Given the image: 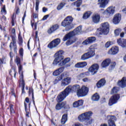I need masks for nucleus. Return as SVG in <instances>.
<instances>
[{
  "instance_id": "obj_37",
  "label": "nucleus",
  "mask_w": 126,
  "mask_h": 126,
  "mask_svg": "<svg viewBox=\"0 0 126 126\" xmlns=\"http://www.w3.org/2000/svg\"><path fill=\"white\" fill-rule=\"evenodd\" d=\"M90 58L87 53L84 54L83 55H82L81 57V59L82 60V61H86V60H88Z\"/></svg>"
},
{
  "instance_id": "obj_59",
  "label": "nucleus",
  "mask_w": 126,
  "mask_h": 126,
  "mask_svg": "<svg viewBox=\"0 0 126 126\" xmlns=\"http://www.w3.org/2000/svg\"><path fill=\"white\" fill-rule=\"evenodd\" d=\"M82 80L84 82H88V81H89V79H88V78H85L83 79Z\"/></svg>"
},
{
  "instance_id": "obj_18",
  "label": "nucleus",
  "mask_w": 126,
  "mask_h": 126,
  "mask_svg": "<svg viewBox=\"0 0 126 126\" xmlns=\"http://www.w3.org/2000/svg\"><path fill=\"white\" fill-rule=\"evenodd\" d=\"M118 84L120 87L125 88L126 87V77H123L121 81H118Z\"/></svg>"
},
{
  "instance_id": "obj_62",
  "label": "nucleus",
  "mask_w": 126,
  "mask_h": 126,
  "mask_svg": "<svg viewBox=\"0 0 126 126\" xmlns=\"http://www.w3.org/2000/svg\"><path fill=\"white\" fill-rule=\"evenodd\" d=\"M32 16H33V18H37V17H38V15L37 14L33 13L32 14Z\"/></svg>"
},
{
  "instance_id": "obj_27",
  "label": "nucleus",
  "mask_w": 126,
  "mask_h": 126,
  "mask_svg": "<svg viewBox=\"0 0 126 126\" xmlns=\"http://www.w3.org/2000/svg\"><path fill=\"white\" fill-rule=\"evenodd\" d=\"M57 29H59V25H53L51 28H50L47 31V33H48V34H52V33H53V32H55V31H56V30H57Z\"/></svg>"
},
{
  "instance_id": "obj_64",
  "label": "nucleus",
  "mask_w": 126,
  "mask_h": 126,
  "mask_svg": "<svg viewBox=\"0 0 126 126\" xmlns=\"http://www.w3.org/2000/svg\"><path fill=\"white\" fill-rule=\"evenodd\" d=\"M39 2L40 1H39V0H35V5L39 6Z\"/></svg>"
},
{
  "instance_id": "obj_2",
  "label": "nucleus",
  "mask_w": 126,
  "mask_h": 126,
  "mask_svg": "<svg viewBox=\"0 0 126 126\" xmlns=\"http://www.w3.org/2000/svg\"><path fill=\"white\" fill-rule=\"evenodd\" d=\"M92 116V112L88 111L80 115L78 117V120L81 123L85 122L87 125H91V123L93 122V119L91 118Z\"/></svg>"
},
{
  "instance_id": "obj_21",
  "label": "nucleus",
  "mask_w": 126,
  "mask_h": 126,
  "mask_svg": "<svg viewBox=\"0 0 126 126\" xmlns=\"http://www.w3.org/2000/svg\"><path fill=\"white\" fill-rule=\"evenodd\" d=\"M111 63V59H107L104 60L101 63V66L103 68L108 67L109 65Z\"/></svg>"
},
{
  "instance_id": "obj_53",
  "label": "nucleus",
  "mask_w": 126,
  "mask_h": 126,
  "mask_svg": "<svg viewBox=\"0 0 126 126\" xmlns=\"http://www.w3.org/2000/svg\"><path fill=\"white\" fill-rule=\"evenodd\" d=\"M111 46V42L108 41L106 43L105 45V48H109Z\"/></svg>"
},
{
  "instance_id": "obj_25",
  "label": "nucleus",
  "mask_w": 126,
  "mask_h": 126,
  "mask_svg": "<svg viewBox=\"0 0 126 126\" xmlns=\"http://www.w3.org/2000/svg\"><path fill=\"white\" fill-rule=\"evenodd\" d=\"M82 26H80L74 30L73 31H72V32L74 33V36H75V35H79V34H81V32H82Z\"/></svg>"
},
{
  "instance_id": "obj_33",
  "label": "nucleus",
  "mask_w": 126,
  "mask_h": 126,
  "mask_svg": "<svg viewBox=\"0 0 126 126\" xmlns=\"http://www.w3.org/2000/svg\"><path fill=\"white\" fill-rule=\"evenodd\" d=\"M91 14H92V12L91 11L86 12L83 14V19H87V18H89Z\"/></svg>"
},
{
  "instance_id": "obj_20",
  "label": "nucleus",
  "mask_w": 126,
  "mask_h": 126,
  "mask_svg": "<svg viewBox=\"0 0 126 126\" xmlns=\"http://www.w3.org/2000/svg\"><path fill=\"white\" fill-rule=\"evenodd\" d=\"M20 81L22 85V94L23 93H25L24 91V88L25 87V83L24 82V80H23V73L21 72V75L20 76Z\"/></svg>"
},
{
  "instance_id": "obj_32",
  "label": "nucleus",
  "mask_w": 126,
  "mask_h": 126,
  "mask_svg": "<svg viewBox=\"0 0 126 126\" xmlns=\"http://www.w3.org/2000/svg\"><path fill=\"white\" fill-rule=\"evenodd\" d=\"M89 74H90L89 72L87 71V72H85L84 73H82L80 74L79 75H78L77 77L78 79L80 80V79H81V78H83V77H85V76H88L89 75Z\"/></svg>"
},
{
  "instance_id": "obj_35",
  "label": "nucleus",
  "mask_w": 126,
  "mask_h": 126,
  "mask_svg": "<svg viewBox=\"0 0 126 126\" xmlns=\"http://www.w3.org/2000/svg\"><path fill=\"white\" fill-rule=\"evenodd\" d=\"M66 121H67V114H64L62 116L61 123L62 125H64L66 123Z\"/></svg>"
},
{
  "instance_id": "obj_11",
  "label": "nucleus",
  "mask_w": 126,
  "mask_h": 126,
  "mask_svg": "<svg viewBox=\"0 0 126 126\" xmlns=\"http://www.w3.org/2000/svg\"><path fill=\"white\" fill-rule=\"evenodd\" d=\"M119 99H120V95L118 94H114L109 100V106H112V105H114V104H116V103L118 102V100H119Z\"/></svg>"
},
{
  "instance_id": "obj_39",
  "label": "nucleus",
  "mask_w": 126,
  "mask_h": 126,
  "mask_svg": "<svg viewBox=\"0 0 126 126\" xmlns=\"http://www.w3.org/2000/svg\"><path fill=\"white\" fill-rule=\"evenodd\" d=\"M33 89L31 88L29 89V95H30L31 94H32V101L33 102V104H35V101H34V93L33 92Z\"/></svg>"
},
{
  "instance_id": "obj_41",
  "label": "nucleus",
  "mask_w": 126,
  "mask_h": 126,
  "mask_svg": "<svg viewBox=\"0 0 126 126\" xmlns=\"http://www.w3.org/2000/svg\"><path fill=\"white\" fill-rule=\"evenodd\" d=\"M115 66H116V62H112L109 67V70H113L115 68Z\"/></svg>"
},
{
  "instance_id": "obj_38",
  "label": "nucleus",
  "mask_w": 126,
  "mask_h": 126,
  "mask_svg": "<svg viewBox=\"0 0 126 126\" xmlns=\"http://www.w3.org/2000/svg\"><path fill=\"white\" fill-rule=\"evenodd\" d=\"M82 3V0H78L72 4V5H76L77 7H79Z\"/></svg>"
},
{
  "instance_id": "obj_13",
  "label": "nucleus",
  "mask_w": 126,
  "mask_h": 126,
  "mask_svg": "<svg viewBox=\"0 0 126 126\" xmlns=\"http://www.w3.org/2000/svg\"><path fill=\"white\" fill-rule=\"evenodd\" d=\"M95 40L96 37L94 36L90 37L82 42V45H89L90 44H92V43H93V42H94Z\"/></svg>"
},
{
  "instance_id": "obj_40",
  "label": "nucleus",
  "mask_w": 126,
  "mask_h": 126,
  "mask_svg": "<svg viewBox=\"0 0 126 126\" xmlns=\"http://www.w3.org/2000/svg\"><path fill=\"white\" fill-rule=\"evenodd\" d=\"M119 89L118 87H114L111 91V94H115L116 93H118V92L119 91Z\"/></svg>"
},
{
  "instance_id": "obj_24",
  "label": "nucleus",
  "mask_w": 126,
  "mask_h": 126,
  "mask_svg": "<svg viewBox=\"0 0 126 126\" xmlns=\"http://www.w3.org/2000/svg\"><path fill=\"white\" fill-rule=\"evenodd\" d=\"M86 65H87V62H79L75 65V67H77V68H83V67H85Z\"/></svg>"
},
{
  "instance_id": "obj_45",
  "label": "nucleus",
  "mask_w": 126,
  "mask_h": 126,
  "mask_svg": "<svg viewBox=\"0 0 126 126\" xmlns=\"http://www.w3.org/2000/svg\"><path fill=\"white\" fill-rule=\"evenodd\" d=\"M63 6H64V3H61L57 7V9L58 10H61V9H62V8H63Z\"/></svg>"
},
{
  "instance_id": "obj_47",
  "label": "nucleus",
  "mask_w": 126,
  "mask_h": 126,
  "mask_svg": "<svg viewBox=\"0 0 126 126\" xmlns=\"http://www.w3.org/2000/svg\"><path fill=\"white\" fill-rule=\"evenodd\" d=\"M1 12L2 13H4V14H6V10H5V6L4 5L1 9Z\"/></svg>"
},
{
  "instance_id": "obj_36",
  "label": "nucleus",
  "mask_w": 126,
  "mask_h": 126,
  "mask_svg": "<svg viewBox=\"0 0 126 126\" xmlns=\"http://www.w3.org/2000/svg\"><path fill=\"white\" fill-rule=\"evenodd\" d=\"M100 98V96L97 93L94 94L92 97V99L93 101H98Z\"/></svg>"
},
{
  "instance_id": "obj_29",
  "label": "nucleus",
  "mask_w": 126,
  "mask_h": 126,
  "mask_svg": "<svg viewBox=\"0 0 126 126\" xmlns=\"http://www.w3.org/2000/svg\"><path fill=\"white\" fill-rule=\"evenodd\" d=\"M105 84L106 80H105V79H102L97 82V83L96 84V86L97 88H101V87L104 86Z\"/></svg>"
},
{
  "instance_id": "obj_8",
  "label": "nucleus",
  "mask_w": 126,
  "mask_h": 126,
  "mask_svg": "<svg viewBox=\"0 0 126 126\" xmlns=\"http://www.w3.org/2000/svg\"><path fill=\"white\" fill-rule=\"evenodd\" d=\"M61 43V39L60 38H56L51 41L48 45L49 49H53L54 48H56Z\"/></svg>"
},
{
  "instance_id": "obj_5",
  "label": "nucleus",
  "mask_w": 126,
  "mask_h": 126,
  "mask_svg": "<svg viewBox=\"0 0 126 126\" xmlns=\"http://www.w3.org/2000/svg\"><path fill=\"white\" fill-rule=\"evenodd\" d=\"M63 51L62 50H60L55 53L54 55L55 59L54 60L53 64H58V63H61L63 62Z\"/></svg>"
},
{
  "instance_id": "obj_49",
  "label": "nucleus",
  "mask_w": 126,
  "mask_h": 126,
  "mask_svg": "<svg viewBox=\"0 0 126 126\" xmlns=\"http://www.w3.org/2000/svg\"><path fill=\"white\" fill-rule=\"evenodd\" d=\"M23 43V39H22V37L21 36H19V45H22Z\"/></svg>"
},
{
  "instance_id": "obj_19",
  "label": "nucleus",
  "mask_w": 126,
  "mask_h": 126,
  "mask_svg": "<svg viewBox=\"0 0 126 126\" xmlns=\"http://www.w3.org/2000/svg\"><path fill=\"white\" fill-rule=\"evenodd\" d=\"M117 43L122 48H126V40L122 38L117 39Z\"/></svg>"
},
{
  "instance_id": "obj_28",
  "label": "nucleus",
  "mask_w": 126,
  "mask_h": 126,
  "mask_svg": "<svg viewBox=\"0 0 126 126\" xmlns=\"http://www.w3.org/2000/svg\"><path fill=\"white\" fill-rule=\"evenodd\" d=\"M83 105V100H79L77 101H75L73 103V106L74 108H78V107H80V106H82Z\"/></svg>"
},
{
  "instance_id": "obj_17",
  "label": "nucleus",
  "mask_w": 126,
  "mask_h": 126,
  "mask_svg": "<svg viewBox=\"0 0 126 126\" xmlns=\"http://www.w3.org/2000/svg\"><path fill=\"white\" fill-rule=\"evenodd\" d=\"M117 120L115 116H110V119L108 120V125L109 126H116L115 124V121Z\"/></svg>"
},
{
  "instance_id": "obj_23",
  "label": "nucleus",
  "mask_w": 126,
  "mask_h": 126,
  "mask_svg": "<svg viewBox=\"0 0 126 126\" xmlns=\"http://www.w3.org/2000/svg\"><path fill=\"white\" fill-rule=\"evenodd\" d=\"M98 1L100 4L99 7L101 8H105L106 5L109 2V0H98Z\"/></svg>"
},
{
  "instance_id": "obj_16",
  "label": "nucleus",
  "mask_w": 126,
  "mask_h": 126,
  "mask_svg": "<svg viewBox=\"0 0 126 126\" xmlns=\"http://www.w3.org/2000/svg\"><path fill=\"white\" fill-rule=\"evenodd\" d=\"M118 53H119V47L118 46L112 47L108 51L109 55H117Z\"/></svg>"
},
{
  "instance_id": "obj_30",
  "label": "nucleus",
  "mask_w": 126,
  "mask_h": 126,
  "mask_svg": "<svg viewBox=\"0 0 126 126\" xmlns=\"http://www.w3.org/2000/svg\"><path fill=\"white\" fill-rule=\"evenodd\" d=\"M92 20L94 23H98L100 21V15L95 14L92 16Z\"/></svg>"
},
{
  "instance_id": "obj_10",
  "label": "nucleus",
  "mask_w": 126,
  "mask_h": 126,
  "mask_svg": "<svg viewBox=\"0 0 126 126\" xmlns=\"http://www.w3.org/2000/svg\"><path fill=\"white\" fill-rule=\"evenodd\" d=\"M98 69H99V65L95 63L93 64L89 68V71L91 73L92 75H94V74H96V73L98 72Z\"/></svg>"
},
{
  "instance_id": "obj_46",
  "label": "nucleus",
  "mask_w": 126,
  "mask_h": 126,
  "mask_svg": "<svg viewBox=\"0 0 126 126\" xmlns=\"http://www.w3.org/2000/svg\"><path fill=\"white\" fill-rule=\"evenodd\" d=\"M15 62L17 65H19V64H20V58H19V57H18V56H16Z\"/></svg>"
},
{
  "instance_id": "obj_12",
  "label": "nucleus",
  "mask_w": 126,
  "mask_h": 126,
  "mask_svg": "<svg viewBox=\"0 0 126 126\" xmlns=\"http://www.w3.org/2000/svg\"><path fill=\"white\" fill-rule=\"evenodd\" d=\"M115 13V7L111 6L108 7L105 11L103 12V14H106L109 16L113 15Z\"/></svg>"
},
{
  "instance_id": "obj_51",
  "label": "nucleus",
  "mask_w": 126,
  "mask_h": 126,
  "mask_svg": "<svg viewBox=\"0 0 126 126\" xmlns=\"http://www.w3.org/2000/svg\"><path fill=\"white\" fill-rule=\"evenodd\" d=\"M18 68H19V73H21V70L22 69V65L21 64L18 65Z\"/></svg>"
},
{
  "instance_id": "obj_14",
  "label": "nucleus",
  "mask_w": 126,
  "mask_h": 126,
  "mask_svg": "<svg viewBox=\"0 0 126 126\" xmlns=\"http://www.w3.org/2000/svg\"><path fill=\"white\" fill-rule=\"evenodd\" d=\"M71 82V78L66 77L62 80L61 82V86H67Z\"/></svg>"
},
{
  "instance_id": "obj_26",
  "label": "nucleus",
  "mask_w": 126,
  "mask_h": 126,
  "mask_svg": "<svg viewBox=\"0 0 126 126\" xmlns=\"http://www.w3.org/2000/svg\"><path fill=\"white\" fill-rule=\"evenodd\" d=\"M89 49L90 50L87 52V53L89 56V57H90V59H91V58H93V57L95 56V50L93 49V46H91Z\"/></svg>"
},
{
  "instance_id": "obj_42",
  "label": "nucleus",
  "mask_w": 126,
  "mask_h": 126,
  "mask_svg": "<svg viewBox=\"0 0 126 126\" xmlns=\"http://www.w3.org/2000/svg\"><path fill=\"white\" fill-rule=\"evenodd\" d=\"M10 109V112L11 115H12V114H14V109H13V105L10 104L9 108H8V109Z\"/></svg>"
},
{
  "instance_id": "obj_9",
  "label": "nucleus",
  "mask_w": 126,
  "mask_h": 126,
  "mask_svg": "<svg viewBox=\"0 0 126 126\" xmlns=\"http://www.w3.org/2000/svg\"><path fill=\"white\" fill-rule=\"evenodd\" d=\"M61 43V39L60 38H56L51 41L48 45L49 49H53L54 48H56Z\"/></svg>"
},
{
  "instance_id": "obj_4",
  "label": "nucleus",
  "mask_w": 126,
  "mask_h": 126,
  "mask_svg": "<svg viewBox=\"0 0 126 126\" xmlns=\"http://www.w3.org/2000/svg\"><path fill=\"white\" fill-rule=\"evenodd\" d=\"M72 21H73V18L70 16H68L62 22V26L66 27V31H68V30L71 29V23H72Z\"/></svg>"
},
{
  "instance_id": "obj_48",
  "label": "nucleus",
  "mask_w": 126,
  "mask_h": 126,
  "mask_svg": "<svg viewBox=\"0 0 126 126\" xmlns=\"http://www.w3.org/2000/svg\"><path fill=\"white\" fill-rule=\"evenodd\" d=\"M62 108H63V107H62V105H61V104L60 103H58L56 105V110H61V109H62Z\"/></svg>"
},
{
  "instance_id": "obj_3",
  "label": "nucleus",
  "mask_w": 126,
  "mask_h": 126,
  "mask_svg": "<svg viewBox=\"0 0 126 126\" xmlns=\"http://www.w3.org/2000/svg\"><path fill=\"white\" fill-rule=\"evenodd\" d=\"M74 36V33L72 32H70L64 36L63 41L64 42L67 41L66 42V45L67 46H69V45L73 44V43H75V41H76L75 38L73 37Z\"/></svg>"
},
{
  "instance_id": "obj_58",
  "label": "nucleus",
  "mask_w": 126,
  "mask_h": 126,
  "mask_svg": "<svg viewBox=\"0 0 126 126\" xmlns=\"http://www.w3.org/2000/svg\"><path fill=\"white\" fill-rule=\"evenodd\" d=\"M74 126H83V125L80 123H77L74 125Z\"/></svg>"
},
{
  "instance_id": "obj_61",
  "label": "nucleus",
  "mask_w": 126,
  "mask_h": 126,
  "mask_svg": "<svg viewBox=\"0 0 126 126\" xmlns=\"http://www.w3.org/2000/svg\"><path fill=\"white\" fill-rule=\"evenodd\" d=\"M11 33L14 34V36H15V29L13 28L11 30Z\"/></svg>"
},
{
  "instance_id": "obj_31",
  "label": "nucleus",
  "mask_w": 126,
  "mask_h": 126,
  "mask_svg": "<svg viewBox=\"0 0 126 126\" xmlns=\"http://www.w3.org/2000/svg\"><path fill=\"white\" fill-rule=\"evenodd\" d=\"M70 62V58H66L63 60H62V62L59 64V65L60 66H63V65H65V64H66V63H69Z\"/></svg>"
},
{
  "instance_id": "obj_57",
  "label": "nucleus",
  "mask_w": 126,
  "mask_h": 126,
  "mask_svg": "<svg viewBox=\"0 0 126 126\" xmlns=\"http://www.w3.org/2000/svg\"><path fill=\"white\" fill-rule=\"evenodd\" d=\"M60 105H61V107L62 108H63V107H64V106H65V105H66V102L63 101V102H62L61 103H60Z\"/></svg>"
},
{
  "instance_id": "obj_43",
  "label": "nucleus",
  "mask_w": 126,
  "mask_h": 126,
  "mask_svg": "<svg viewBox=\"0 0 126 126\" xmlns=\"http://www.w3.org/2000/svg\"><path fill=\"white\" fill-rule=\"evenodd\" d=\"M122 32V30L121 29H118L116 30L114 32V34L115 36H119L120 35V33Z\"/></svg>"
},
{
  "instance_id": "obj_1",
  "label": "nucleus",
  "mask_w": 126,
  "mask_h": 126,
  "mask_svg": "<svg viewBox=\"0 0 126 126\" xmlns=\"http://www.w3.org/2000/svg\"><path fill=\"white\" fill-rule=\"evenodd\" d=\"M88 91H89V89L85 86H83L80 89V86L78 84L73 86L69 85L63 92L59 94L57 98V101L58 103L63 101L65 97L68 96L70 92H77L78 97H83V96L87 95Z\"/></svg>"
},
{
  "instance_id": "obj_54",
  "label": "nucleus",
  "mask_w": 126,
  "mask_h": 126,
  "mask_svg": "<svg viewBox=\"0 0 126 126\" xmlns=\"http://www.w3.org/2000/svg\"><path fill=\"white\" fill-rule=\"evenodd\" d=\"M25 101L27 103H29V108H30V105H31V102H29V98H28V97L26 98Z\"/></svg>"
},
{
  "instance_id": "obj_22",
  "label": "nucleus",
  "mask_w": 126,
  "mask_h": 126,
  "mask_svg": "<svg viewBox=\"0 0 126 126\" xmlns=\"http://www.w3.org/2000/svg\"><path fill=\"white\" fill-rule=\"evenodd\" d=\"M64 69V68L63 67H60L59 68H58L55 71H54L53 73V75L54 76H58V75H60L63 71V70Z\"/></svg>"
},
{
  "instance_id": "obj_50",
  "label": "nucleus",
  "mask_w": 126,
  "mask_h": 126,
  "mask_svg": "<svg viewBox=\"0 0 126 126\" xmlns=\"http://www.w3.org/2000/svg\"><path fill=\"white\" fill-rule=\"evenodd\" d=\"M5 59L4 58H0V64H2V63H5Z\"/></svg>"
},
{
  "instance_id": "obj_44",
  "label": "nucleus",
  "mask_w": 126,
  "mask_h": 126,
  "mask_svg": "<svg viewBox=\"0 0 126 126\" xmlns=\"http://www.w3.org/2000/svg\"><path fill=\"white\" fill-rule=\"evenodd\" d=\"M63 74H62L61 75L57 77L55 79V82H59V81L62 80V79H63Z\"/></svg>"
},
{
  "instance_id": "obj_15",
  "label": "nucleus",
  "mask_w": 126,
  "mask_h": 126,
  "mask_svg": "<svg viewBox=\"0 0 126 126\" xmlns=\"http://www.w3.org/2000/svg\"><path fill=\"white\" fill-rule=\"evenodd\" d=\"M122 18V16L120 14H116L113 18V22L114 24H118L121 21V19Z\"/></svg>"
},
{
  "instance_id": "obj_63",
  "label": "nucleus",
  "mask_w": 126,
  "mask_h": 126,
  "mask_svg": "<svg viewBox=\"0 0 126 126\" xmlns=\"http://www.w3.org/2000/svg\"><path fill=\"white\" fill-rule=\"evenodd\" d=\"M11 51H11L10 53H9V56H10L11 59H12V58H13V53Z\"/></svg>"
},
{
  "instance_id": "obj_55",
  "label": "nucleus",
  "mask_w": 126,
  "mask_h": 126,
  "mask_svg": "<svg viewBox=\"0 0 126 126\" xmlns=\"http://www.w3.org/2000/svg\"><path fill=\"white\" fill-rule=\"evenodd\" d=\"M24 105H25V111L27 113L26 114V117H28V114H29V112H27V104H26V103H24Z\"/></svg>"
},
{
  "instance_id": "obj_56",
  "label": "nucleus",
  "mask_w": 126,
  "mask_h": 126,
  "mask_svg": "<svg viewBox=\"0 0 126 126\" xmlns=\"http://www.w3.org/2000/svg\"><path fill=\"white\" fill-rule=\"evenodd\" d=\"M19 54L22 57L23 56V48L20 49Z\"/></svg>"
},
{
  "instance_id": "obj_7",
  "label": "nucleus",
  "mask_w": 126,
  "mask_h": 126,
  "mask_svg": "<svg viewBox=\"0 0 126 126\" xmlns=\"http://www.w3.org/2000/svg\"><path fill=\"white\" fill-rule=\"evenodd\" d=\"M12 41L10 42L9 45V48L10 51L14 50V53L16 54L17 53V45L16 44V36L12 35L11 36Z\"/></svg>"
},
{
  "instance_id": "obj_60",
  "label": "nucleus",
  "mask_w": 126,
  "mask_h": 126,
  "mask_svg": "<svg viewBox=\"0 0 126 126\" xmlns=\"http://www.w3.org/2000/svg\"><path fill=\"white\" fill-rule=\"evenodd\" d=\"M50 16L49 15H45L42 18V20H47V18Z\"/></svg>"
},
{
  "instance_id": "obj_6",
  "label": "nucleus",
  "mask_w": 126,
  "mask_h": 126,
  "mask_svg": "<svg viewBox=\"0 0 126 126\" xmlns=\"http://www.w3.org/2000/svg\"><path fill=\"white\" fill-rule=\"evenodd\" d=\"M110 28V25L108 22L103 23L101 24V27L100 28L99 31L100 35H102V34H104V35H107L108 33H109V30Z\"/></svg>"
},
{
  "instance_id": "obj_52",
  "label": "nucleus",
  "mask_w": 126,
  "mask_h": 126,
  "mask_svg": "<svg viewBox=\"0 0 126 126\" xmlns=\"http://www.w3.org/2000/svg\"><path fill=\"white\" fill-rule=\"evenodd\" d=\"M12 26H14V14L12 16Z\"/></svg>"
},
{
  "instance_id": "obj_34",
  "label": "nucleus",
  "mask_w": 126,
  "mask_h": 126,
  "mask_svg": "<svg viewBox=\"0 0 126 126\" xmlns=\"http://www.w3.org/2000/svg\"><path fill=\"white\" fill-rule=\"evenodd\" d=\"M9 73L10 75H11L12 76L14 75V77H15L16 75V71L15 67H12L11 69L9 71Z\"/></svg>"
}]
</instances>
